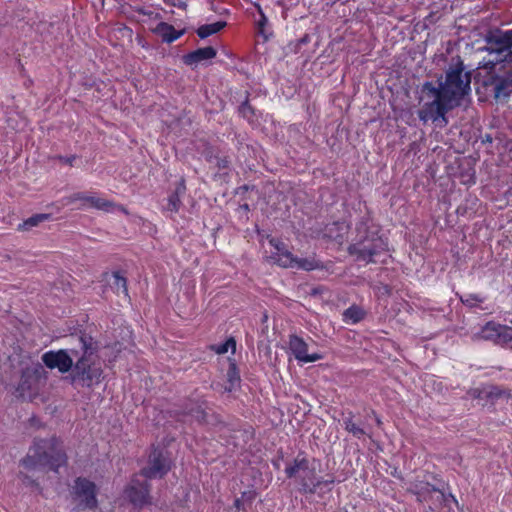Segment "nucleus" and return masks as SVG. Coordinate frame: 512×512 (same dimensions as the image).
Listing matches in <instances>:
<instances>
[{"mask_svg":"<svg viewBox=\"0 0 512 512\" xmlns=\"http://www.w3.org/2000/svg\"><path fill=\"white\" fill-rule=\"evenodd\" d=\"M473 396L480 400H486L494 402L503 397H509V393L507 390L502 389L499 386L489 385L483 387L482 389L474 390Z\"/></svg>","mask_w":512,"mask_h":512,"instance_id":"obj_15","label":"nucleus"},{"mask_svg":"<svg viewBox=\"0 0 512 512\" xmlns=\"http://www.w3.org/2000/svg\"><path fill=\"white\" fill-rule=\"evenodd\" d=\"M50 217L51 215L46 213L33 215L26 219L23 223L19 224L18 229L30 230L32 227L38 226L40 223L50 219Z\"/></svg>","mask_w":512,"mask_h":512,"instance_id":"obj_23","label":"nucleus"},{"mask_svg":"<svg viewBox=\"0 0 512 512\" xmlns=\"http://www.w3.org/2000/svg\"><path fill=\"white\" fill-rule=\"evenodd\" d=\"M115 203L100 197L96 193H90L87 197L86 207H92L97 210L109 212L115 207Z\"/></svg>","mask_w":512,"mask_h":512,"instance_id":"obj_19","label":"nucleus"},{"mask_svg":"<svg viewBox=\"0 0 512 512\" xmlns=\"http://www.w3.org/2000/svg\"><path fill=\"white\" fill-rule=\"evenodd\" d=\"M169 4L181 9H186L187 7V3L184 0H169Z\"/></svg>","mask_w":512,"mask_h":512,"instance_id":"obj_41","label":"nucleus"},{"mask_svg":"<svg viewBox=\"0 0 512 512\" xmlns=\"http://www.w3.org/2000/svg\"><path fill=\"white\" fill-rule=\"evenodd\" d=\"M64 451L65 450H35V455H28L21 461V465L27 472H46V460L56 456L57 464L50 463L49 470L57 472L58 468L67 461Z\"/></svg>","mask_w":512,"mask_h":512,"instance_id":"obj_6","label":"nucleus"},{"mask_svg":"<svg viewBox=\"0 0 512 512\" xmlns=\"http://www.w3.org/2000/svg\"><path fill=\"white\" fill-rule=\"evenodd\" d=\"M87 197H88V194L78 192V193H74L73 195L69 196L67 198V201H68V203H72L75 201H82L83 202L82 206L86 207Z\"/></svg>","mask_w":512,"mask_h":512,"instance_id":"obj_35","label":"nucleus"},{"mask_svg":"<svg viewBox=\"0 0 512 512\" xmlns=\"http://www.w3.org/2000/svg\"><path fill=\"white\" fill-rule=\"evenodd\" d=\"M269 243L271 246H273L276 250V257L279 256L280 254H282L284 251H288L287 248H286V245L284 242L278 240V239H275V238H271L269 240Z\"/></svg>","mask_w":512,"mask_h":512,"instance_id":"obj_34","label":"nucleus"},{"mask_svg":"<svg viewBox=\"0 0 512 512\" xmlns=\"http://www.w3.org/2000/svg\"><path fill=\"white\" fill-rule=\"evenodd\" d=\"M257 9H258V12H259V15H260V18L259 20L257 21V26H258V29H259V33H261L262 35L265 34V27L268 23V18L266 17V15L264 14L262 8L260 6H257Z\"/></svg>","mask_w":512,"mask_h":512,"instance_id":"obj_33","label":"nucleus"},{"mask_svg":"<svg viewBox=\"0 0 512 512\" xmlns=\"http://www.w3.org/2000/svg\"><path fill=\"white\" fill-rule=\"evenodd\" d=\"M61 162L67 164V165H70L72 166L75 159H76V156L75 155H72V156H69V157H65V156H58L57 157Z\"/></svg>","mask_w":512,"mask_h":512,"instance_id":"obj_40","label":"nucleus"},{"mask_svg":"<svg viewBox=\"0 0 512 512\" xmlns=\"http://www.w3.org/2000/svg\"><path fill=\"white\" fill-rule=\"evenodd\" d=\"M295 268L302 269L305 271H312L322 268V265L315 258H298L296 257Z\"/></svg>","mask_w":512,"mask_h":512,"instance_id":"obj_25","label":"nucleus"},{"mask_svg":"<svg viewBox=\"0 0 512 512\" xmlns=\"http://www.w3.org/2000/svg\"><path fill=\"white\" fill-rule=\"evenodd\" d=\"M245 504L239 500V498H236L234 500L232 512H246L245 510Z\"/></svg>","mask_w":512,"mask_h":512,"instance_id":"obj_37","label":"nucleus"},{"mask_svg":"<svg viewBox=\"0 0 512 512\" xmlns=\"http://www.w3.org/2000/svg\"><path fill=\"white\" fill-rule=\"evenodd\" d=\"M364 311L356 306L352 305L343 312V321L348 324H356L364 318Z\"/></svg>","mask_w":512,"mask_h":512,"instance_id":"obj_22","label":"nucleus"},{"mask_svg":"<svg viewBox=\"0 0 512 512\" xmlns=\"http://www.w3.org/2000/svg\"><path fill=\"white\" fill-rule=\"evenodd\" d=\"M474 337L476 339L492 341L495 344L506 345L512 342V328L494 321H489Z\"/></svg>","mask_w":512,"mask_h":512,"instance_id":"obj_10","label":"nucleus"},{"mask_svg":"<svg viewBox=\"0 0 512 512\" xmlns=\"http://www.w3.org/2000/svg\"><path fill=\"white\" fill-rule=\"evenodd\" d=\"M227 380L229 382V391L234 389L240 383L239 371L234 362L229 364V368L227 370Z\"/></svg>","mask_w":512,"mask_h":512,"instance_id":"obj_27","label":"nucleus"},{"mask_svg":"<svg viewBox=\"0 0 512 512\" xmlns=\"http://www.w3.org/2000/svg\"><path fill=\"white\" fill-rule=\"evenodd\" d=\"M238 498L243 504L251 506L256 498V492L253 490L244 491Z\"/></svg>","mask_w":512,"mask_h":512,"instance_id":"obj_31","label":"nucleus"},{"mask_svg":"<svg viewBox=\"0 0 512 512\" xmlns=\"http://www.w3.org/2000/svg\"><path fill=\"white\" fill-rule=\"evenodd\" d=\"M185 417H189L190 420H195L198 423L206 421V411L203 405L198 403H189L183 412Z\"/></svg>","mask_w":512,"mask_h":512,"instance_id":"obj_20","label":"nucleus"},{"mask_svg":"<svg viewBox=\"0 0 512 512\" xmlns=\"http://www.w3.org/2000/svg\"><path fill=\"white\" fill-rule=\"evenodd\" d=\"M152 32L161 37L163 42L172 43L180 38L185 30L177 31L171 24L160 22L152 29Z\"/></svg>","mask_w":512,"mask_h":512,"instance_id":"obj_16","label":"nucleus"},{"mask_svg":"<svg viewBox=\"0 0 512 512\" xmlns=\"http://www.w3.org/2000/svg\"><path fill=\"white\" fill-rule=\"evenodd\" d=\"M106 282L114 293L117 295L123 294L125 298H128L127 280L120 272L115 271L106 274Z\"/></svg>","mask_w":512,"mask_h":512,"instance_id":"obj_17","label":"nucleus"},{"mask_svg":"<svg viewBox=\"0 0 512 512\" xmlns=\"http://www.w3.org/2000/svg\"><path fill=\"white\" fill-rule=\"evenodd\" d=\"M173 461L168 450H151L148 466L140 471V476L146 480L163 478L172 468Z\"/></svg>","mask_w":512,"mask_h":512,"instance_id":"obj_7","label":"nucleus"},{"mask_svg":"<svg viewBox=\"0 0 512 512\" xmlns=\"http://www.w3.org/2000/svg\"><path fill=\"white\" fill-rule=\"evenodd\" d=\"M78 350L73 354L75 362L69 375L73 385L91 388L102 380L103 369L98 356V343L86 333L73 337Z\"/></svg>","mask_w":512,"mask_h":512,"instance_id":"obj_3","label":"nucleus"},{"mask_svg":"<svg viewBox=\"0 0 512 512\" xmlns=\"http://www.w3.org/2000/svg\"><path fill=\"white\" fill-rule=\"evenodd\" d=\"M138 12L140 14H143L145 16H148V17H151V18H154V19H161V15L159 13H154L151 10H146L144 8H141V9L138 10Z\"/></svg>","mask_w":512,"mask_h":512,"instance_id":"obj_39","label":"nucleus"},{"mask_svg":"<svg viewBox=\"0 0 512 512\" xmlns=\"http://www.w3.org/2000/svg\"><path fill=\"white\" fill-rule=\"evenodd\" d=\"M289 348L293 355L295 356V358L300 362L311 363L322 359L321 354H308L307 343L301 337H298L296 335L290 336Z\"/></svg>","mask_w":512,"mask_h":512,"instance_id":"obj_13","label":"nucleus"},{"mask_svg":"<svg viewBox=\"0 0 512 512\" xmlns=\"http://www.w3.org/2000/svg\"><path fill=\"white\" fill-rule=\"evenodd\" d=\"M280 457L273 462L278 469L280 462L285 465L284 472L289 479H294L299 493L304 495H321L332 490L335 483L333 475H327L323 478L318 475L317 467L320 465L315 458L308 457L303 450H298L296 455L285 456L283 450H280Z\"/></svg>","mask_w":512,"mask_h":512,"instance_id":"obj_2","label":"nucleus"},{"mask_svg":"<svg viewBox=\"0 0 512 512\" xmlns=\"http://www.w3.org/2000/svg\"><path fill=\"white\" fill-rule=\"evenodd\" d=\"M74 350H78V343L76 346L69 349H59L57 351L50 350L45 352L41 359L44 365L49 369H57L60 373L65 374L72 371L75 357Z\"/></svg>","mask_w":512,"mask_h":512,"instance_id":"obj_8","label":"nucleus"},{"mask_svg":"<svg viewBox=\"0 0 512 512\" xmlns=\"http://www.w3.org/2000/svg\"><path fill=\"white\" fill-rule=\"evenodd\" d=\"M61 443H60V440L56 437H52L50 439V443L49 444H44L42 446H38L37 448H57V446H59Z\"/></svg>","mask_w":512,"mask_h":512,"instance_id":"obj_38","label":"nucleus"},{"mask_svg":"<svg viewBox=\"0 0 512 512\" xmlns=\"http://www.w3.org/2000/svg\"><path fill=\"white\" fill-rule=\"evenodd\" d=\"M239 112L248 121L253 120L254 110L252 109L247 100L241 104V106L239 107Z\"/></svg>","mask_w":512,"mask_h":512,"instance_id":"obj_30","label":"nucleus"},{"mask_svg":"<svg viewBox=\"0 0 512 512\" xmlns=\"http://www.w3.org/2000/svg\"><path fill=\"white\" fill-rule=\"evenodd\" d=\"M273 259L277 262V264L284 268H295L296 256H294L290 251H284L279 256H273Z\"/></svg>","mask_w":512,"mask_h":512,"instance_id":"obj_26","label":"nucleus"},{"mask_svg":"<svg viewBox=\"0 0 512 512\" xmlns=\"http://www.w3.org/2000/svg\"><path fill=\"white\" fill-rule=\"evenodd\" d=\"M438 86L426 81L419 92L418 117L423 123L432 121L440 128L448 124L446 114L461 105L465 96L471 92V73L465 70L459 56L452 58L445 71V77L439 78Z\"/></svg>","mask_w":512,"mask_h":512,"instance_id":"obj_1","label":"nucleus"},{"mask_svg":"<svg viewBox=\"0 0 512 512\" xmlns=\"http://www.w3.org/2000/svg\"><path fill=\"white\" fill-rule=\"evenodd\" d=\"M140 475H135L125 493L129 501L135 505L142 507L143 505L149 503L150 499V485L148 480L145 478L140 481L138 479Z\"/></svg>","mask_w":512,"mask_h":512,"instance_id":"obj_11","label":"nucleus"},{"mask_svg":"<svg viewBox=\"0 0 512 512\" xmlns=\"http://www.w3.org/2000/svg\"><path fill=\"white\" fill-rule=\"evenodd\" d=\"M73 494L75 499H79V507L81 509L94 510L98 506L97 487L94 482L84 477H78L73 486Z\"/></svg>","mask_w":512,"mask_h":512,"instance_id":"obj_9","label":"nucleus"},{"mask_svg":"<svg viewBox=\"0 0 512 512\" xmlns=\"http://www.w3.org/2000/svg\"><path fill=\"white\" fill-rule=\"evenodd\" d=\"M357 240L348 247L350 255L357 261L375 263V257L388 250V244L384 238L376 233H368L367 225L361 222L357 226Z\"/></svg>","mask_w":512,"mask_h":512,"instance_id":"obj_4","label":"nucleus"},{"mask_svg":"<svg viewBox=\"0 0 512 512\" xmlns=\"http://www.w3.org/2000/svg\"><path fill=\"white\" fill-rule=\"evenodd\" d=\"M460 299L461 302L469 308L477 307L479 304L485 301L484 297L474 293L466 294L465 296H462Z\"/></svg>","mask_w":512,"mask_h":512,"instance_id":"obj_28","label":"nucleus"},{"mask_svg":"<svg viewBox=\"0 0 512 512\" xmlns=\"http://www.w3.org/2000/svg\"><path fill=\"white\" fill-rule=\"evenodd\" d=\"M226 24L227 23L225 21H217L215 23L201 25L197 29V35L201 39H205L222 30L226 26Z\"/></svg>","mask_w":512,"mask_h":512,"instance_id":"obj_21","label":"nucleus"},{"mask_svg":"<svg viewBox=\"0 0 512 512\" xmlns=\"http://www.w3.org/2000/svg\"><path fill=\"white\" fill-rule=\"evenodd\" d=\"M185 192H186L185 181H184V179H180L178 181V183L176 184L174 192L171 195H169L168 200H167L168 202H167L165 209L167 211L174 212V213L178 212L179 208L182 204L181 197L185 194Z\"/></svg>","mask_w":512,"mask_h":512,"instance_id":"obj_18","label":"nucleus"},{"mask_svg":"<svg viewBox=\"0 0 512 512\" xmlns=\"http://www.w3.org/2000/svg\"><path fill=\"white\" fill-rule=\"evenodd\" d=\"M486 47L489 54L495 55L496 62L512 63V29H496L489 31L485 37Z\"/></svg>","mask_w":512,"mask_h":512,"instance_id":"obj_5","label":"nucleus"},{"mask_svg":"<svg viewBox=\"0 0 512 512\" xmlns=\"http://www.w3.org/2000/svg\"><path fill=\"white\" fill-rule=\"evenodd\" d=\"M20 477L22 479L23 484L26 486H36V487L39 486L37 481L34 479V474L32 476H30V475L24 473V471H20Z\"/></svg>","mask_w":512,"mask_h":512,"instance_id":"obj_36","label":"nucleus"},{"mask_svg":"<svg viewBox=\"0 0 512 512\" xmlns=\"http://www.w3.org/2000/svg\"><path fill=\"white\" fill-rule=\"evenodd\" d=\"M343 425L349 433L357 438L365 435L364 429L354 420L351 414L343 419Z\"/></svg>","mask_w":512,"mask_h":512,"instance_id":"obj_24","label":"nucleus"},{"mask_svg":"<svg viewBox=\"0 0 512 512\" xmlns=\"http://www.w3.org/2000/svg\"><path fill=\"white\" fill-rule=\"evenodd\" d=\"M213 349L217 354H225L229 349L232 350V353H235L236 341L233 337H230L224 343L214 346Z\"/></svg>","mask_w":512,"mask_h":512,"instance_id":"obj_29","label":"nucleus"},{"mask_svg":"<svg viewBox=\"0 0 512 512\" xmlns=\"http://www.w3.org/2000/svg\"><path fill=\"white\" fill-rule=\"evenodd\" d=\"M484 86L495 99H506L512 93V76L490 75L484 80Z\"/></svg>","mask_w":512,"mask_h":512,"instance_id":"obj_12","label":"nucleus"},{"mask_svg":"<svg viewBox=\"0 0 512 512\" xmlns=\"http://www.w3.org/2000/svg\"><path fill=\"white\" fill-rule=\"evenodd\" d=\"M216 54V49L211 46L198 48L184 55L183 62L188 66H197L206 60L215 58Z\"/></svg>","mask_w":512,"mask_h":512,"instance_id":"obj_14","label":"nucleus"},{"mask_svg":"<svg viewBox=\"0 0 512 512\" xmlns=\"http://www.w3.org/2000/svg\"><path fill=\"white\" fill-rule=\"evenodd\" d=\"M228 164H229V161L227 160V158L217 159V166L220 169L227 168Z\"/></svg>","mask_w":512,"mask_h":512,"instance_id":"obj_42","label":"nucleus"},{"mask_svg":"<svg viewBox=\"0 0 512 512\" xmlns=\"http://www.w3.org/2000/svg\"><path fill=\"white\" fill-rule=\"evenodd\" d=\"M29 389H30L29 377L27 375L23 374L21 376L20 383L17 387V392L19 393L20 396L24 397L26 394V390H29Z\"/></svg>","mask_w":512,"mask_h":512,"instance_id":"obj_32","label":"nucleus"}]
</instances>
